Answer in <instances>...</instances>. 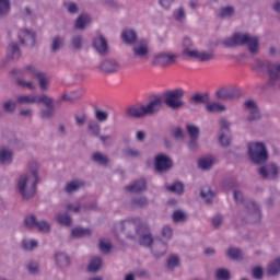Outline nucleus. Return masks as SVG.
<instances>
[{"instance_id":"nucleus-2","label":"nucleus","mask_w":280,"mask_h":280,"mask_svg":"<svg viewBox=\"0 0 280 280\" xmlns=\"http://www.w3.org/2000/svg\"><path fill=\"white\" fill-rule=\"evenodd\" d=\"M144 223L145 222L139 217L119 221L114 225V234L118 238L122 234L127 240L137 242L139 231L142 229Z\"/></svg>"},{"instance_id":"nucleus-55","label":"nucleus","mask_w":280,"mask_h":280,"mask_svg":"<svg viewBox=\"0 0 280 280\" xmlns=\"http://www.w3.org/2000/svg\"><path fill=\"white\" fill-rule=\"evenodd\" d=\"M98 248H100L101 253H103L104 255H108V253H110V250H113V245L110 243L106 242L104 238H102V240H100Z\"/></svg>"},{"instance_id":"nucleus-56","label":"nucleus","mask_w":280,"mask_h":280,"mask_svg":"<svg viewBox=\"0 0 280 280\" xmlns=\"http://www.w3.org/2000/svg\"><path fill=\"white\" fill-rule=\"evenodd\" d=\"M15 84L18 86H22V89H30V91H36V85H34V83L32 81H25L22 79H15Z\"/></svg>"},{"instance_id":"nucleus-47","label":"nucleus","mask_w":280,"mask_h":280,"mask_svg":"<svg viewBox=\"0 0 280 280\" xmlns=\"http://www.w3.org/2000/svg\"><path fill=\"white\" fill-rule=\"evenodd\" d=\"M173 19L179 23L183 24L187 19V13L185 12V9L183 7H179L177 10L173 12Z\"/></svg>"},{"instance_id":"nucleus-46","label":"nucleus","mask_w":280,"mask_h":280,"mask_svg":"<svg viewBox=\"0 0 280 280\" xmlns=\"http://www.w3.org/2000/svg\"><path fill=\"white\" fill-rule=\"evenodd\" d=\"M92 161H94V163H98V165H103L104 167L110 163L108 156L102 154V152H95L92 155Z\"/></svg>"},{"instance_id":"nucleus-60","label":"nucleus","mask_w":280,"mask_h":280,"mask_svg":"<svg viewBox=\"0 0 280 280\" xmlns=\"http://www.w3.org/2000/svg\"><path fill=\"white\" fill-rule=\"evenodd\" d=\"M231 133H224L223 138H221V135H219V143L222 148H231Z\"/></svg>"},{"instance_id":"nucleus-27","label":"nucleus","mask_w":280,"mask_h":280,"mask_svg":"<svg viewBox=\"0 0 280 280\" xmlns=\"http://www.w3.org/2000/svg\"><path fill=\"white\" fill-rule=\"evenodd\" d=\"M150 205V200L145 196H133L130 199L131 209H145Z\"/></svg>"},{"instance_id":"nucleus-10","label":"nucleus","mask_w":280,"mask_h":280,"mask_svg":"<svg viewBox=\"0 0 280 280\" xmlns=\"http://www.w3.org/2000/svg\"><path fill=\"white\" fill-rule=\"evenodd\" d=\"M172 167H174V160L167 154L161 153L154 158V168L158 174H166Z\"/></svg>"},{"instance_id":"nucleus-5","label":"nucleus","mask_w":280,"mask_h":280,"mask_svg":"<svg viewBox=\"0 0 280 280\" xmlns=\"http://www.w3.org/2000/svg\"><path fill=\"white\" fill-rule=\"evenodd\" d=\"M161 108H163V100H161V97H155L147 105L140 104L129 106L127 108V115L128 117H131V119H143L148 117V115H156Z\"/></svg>"},{"instance_id":"nucleus-61","label":"nucleus","mask_w":280,"mask_h":280,"mask_svg":"<svg viewBox=\"0 0 280 280\" xmlns=\"http://www.w3.org/2000/svg\"><path fill=\"white\" fill-rule=\"evenodd\" d=\"M125 156H129L130 159H139L141 158V151L138 149L128 148L124 152Z\"/></svg>"},{"instance_id":"nucleus-40","label":"nucleus","mask_w":280,"mask_h":280,"mask_svg":"<svg viewBox=\"0 0 280 280\" xmlns=\"http://www.w3.org/2000/svg\"><path fill=\"white\" fill-rule=\"evenodd\" d=\"M166 190L171 194H176L177 196H183L185 194V184L182 182H175L170 186H166Z\"/></svg>"},{"instance_id":"nucleus-42","label":"nucleus","mask_w":280,"mask_h":280,"mask_svg":"<svg viewBox=\"0 0 280 280\" xmlns=\"http://www.w3.org/2000/svg\"><path fill=\"white\" fill-rule=\"evenodd\" d=\"M279 272H280V257L276 258L272 262H270L267 268L268 277H277Z\"/></svg>"},{"instance_id":"nucleus-37","label":"nucleus","mask_w":280,"mask_h":280,"mask_svg":"<svg viewBox=\"0 0 280 280\" xmlns=\"http://www.w3.org/2000/svg\"><path fill=\"white\" fill-rule=\"evenodd\" d=\"M166 267L172 272H174L176 268H180V257L176 254L171 255L166 260Z\"/></svg>"},{"instance_id":"nucleus-21","label":"nucleus","mask_w":280,"mask_h":280,"mask_svg":"<svg viewBox=\"0 0 280 280\" xmlns=\"http://www.w3.org/2000/svg\"><path fill=\"white\" fill-rule=\"evenodd\" d=\"M126 191L131 194H141L148 189V182L145 179H137L125 187Z\"/></svg>"},{"instance_id":"nucleus-39","label":"nucleus","mask_w":280,"mask_h":280,"mask_svg":"<svg viewBox=\"0 0 280 280\" xmlns=\"http://www.w3.org/2000/svg\"><path fill=\"white\" fill-rule=\"evenodd\" d=\"M56 220L58 224H61L62 226H71L73 224V219L71 218V214L65 212V213H57Z\"/></svg>"},{"instance_id":"nucleus-34","label":"nucleus","mask_w":280,"mask_h":280,"mask_svg":"<svg viewBox=\"0 0 280 280\" xmlns=\"http://www.w3.org/2000/svg\"><path fill=\"white\" fill-rule=\"evenodd\" d=\"M56 264L59 268H69L71 266V258L66 253L58 252L56 254Z\"/></svg>"},{"instance_id":"nucleus-48","label":"nucleus","mask_w":280,"mask_h":280,"mask_svg":"<svg viewBox=\"0 0 280 280\" xmlns=\"http://www.w3.org/2000/svg\"><path fill=\"white\" fill-rule=\"evenodd\" d=\"M173 222L176 224L187 222V213L183 210H175L172 215Z\"/></svg>"},{"instance_id":"nucleus-64","label":"nucleus","mask_w":280,"mask_h":280,"mask_svg":"<svg viewBox=\"0 0 280 280\" xmlns=\"http://www.w3.org/2000/svg\"><path fill=\"white\" fill-rule=\"evenodd\" d=\"M172 135H173L174 139H176L177 141H183V139H185V132L183 131V128H180V127L173 128Z\"/></svg>"},{"instance_id":"nucleus-49","label":"nucleus","mask_w":280,"mask_h":280,"mask_svg":"<svg viewBox=\"0 0 280 280\" xmlns=\"http://www.w3.org/2000/svg\"><path fill=\"white\" fill-rule=\"evenodd\" d=\"M2 108L4 113H9V115L16 113V101H12L10 98L4 101L2 104Z\"/></svg>"},{"instance_id":"nucleus-51","label":"nucleus","mask_w":280,"mask_h":280,"mask_svg":"<svg viewBox=\"0 0 280 280\" xmlns=\"http://www.w3.org/2000/svg\"><path fill=\"white\" fill-rule=\"evenodd\" d=\"M88 130L93 137H100V133L102 132V127L97 121H90Z\"/></svg>"},{"instance_id":"nucleus-44","label":"nucleus","mask_w":280,"mask_h":280,"mask_svg":"<svg viewBox=\"0 0 280 280\" xmlns=\"http://www.w3.org/2000/svg\"><path fill=\"white\" fill-rule=\"evenodd\" d=\"M70 45L77 51L82 50V47H84V36H82V35H73L71 37V39H70Z\"/></svg>"},{"instance_id":"nucleus-45","label":"nucleus","mask_w":280,"mask_h":280,"mask_svg":"<svg viewBox=\"0 0 280 280\" xmlns=\"http://www.w3.org/2000/svg\"><path fill=\"white\" fill-rule=\"evenodd\" d=\"M215 163V160L213 158H202L198 162V166L200 170H203V172H209L211 167H213V164Z\"/></svg>"},{"instance_id":"nucleus-62","label":"nucleus","mask_w":280,"mask_h":280,"mask_svg":"<svg viewBox=\"0 0 280 280\" xmlns=\"http://www.w3.org/2000/svg\"><path fill=\"white\" fill-rule=\"evenodd\" d=\"M252 276L256 280L264 279V268L261 266L254 267L252 270Z\"/></svg>"},{"instance_id":"nucleus-29","label":"nucleus","mask_w":280,"mask_h":280,"mask_svg":"<svg viewBox=\"0 0 280 280\" xmlns=\"http://www.w3.org/2000/svg\"><path fill=\"white\" fill-rule=\"evenodd\" d=\"M226 257L232 259V261H243L244 260V253L240 247H229L225 252Z\"/></svg>"},{"instance_id":"nucleus-26","label":"nucleus","mask_w":280,"mask_h":280,"mask_svg":"<svg viewBox=\"0 0 280 280\" xmlns=\"http://www.w3.org/2000/svg\"><path fill=\"white\" fill-rule=\"evenodd\" d=\"M84 187H86L85 180L74 179L66 185L65 191L66 194H75V191H80Z\"/></svg>"},{"instance_id":"nucleus-33","label":"nucleus","mask_w":280,"mask_h":280,"mask_svg":"<svg viewBox=\"0 0 280 280\" xmlns=\"http://www.w3.org/2000/svg\"><path fill=\"white\" fill-rule=\"evenodd\" d=\"M91 24V15L88 13H82L78 16L74 27L75 30H86V26Z\"/></svg>"},{"instance_id":"nucleus-50","label":"nucleus","mask_w":280,"mask_h":280,"mask_svg":"<svg viewBox=\"0 0 280 280\" xmlns=\"http://www.w3.org/2000/svg\"><path fill=\"white\" fill-rule=\"evenodd\" d=\"M217 280H231V270L226 268H219L214 275Z\"/></svg>"},{"instance_id":"nucleus-8","label":"nucleus","mask_w":280,"mask_h":280,"mask_svg":"<svg viewBox=\"0 0 280 280\" xmlns=\"http://www.w3.org/2000/svg\"><path fill=\"white\" fill-rule=\"evenodd\" d=\"M24 226L26 229H37L39 233H51V224L47 220H38L35 214H27L24 218Z\"/></svg>"},{"instance_id":"nucleus-32","label":"nucleus","mask_w":280,"mask_h":280,"mask_svg":"<svg viewBox=\"0 0 280 280\" xmlns=\"http://www.w3.org/2000/svg\"><path fill=\"white\" fill-rule=\"evenodd\" d=\"M188 102L191 104V106H200V104H205L207 106L209 103V96L201 93H196L188 98Z\"/></svg>"},{"instance_id":"nucleus-25","label":"nucleus","mask_w":280,"mask_h":280,"mask_svg":"<svg viewBox=\"0 0 280 280\" xmlns=\"http://www.w3.org/2000/svg\"><path fill=\"white\" fill-rule=\"evenodd\" d=\"M7 51L9 60H14L15 62H18V60L21 59V47H19V44L16 42H11L8 45Z\"/></svg>"},{"instance_id":"nucleus-41","label":"nucleus","mask_w":280,"mask_h":280,"mask_svg":"<svg viewBox=\"0 0 280 280\" xmlns=\"http://www.w3.org/2000/svg\"><path fill=\"white\" fill-rule=\"evenodd\" d=\"M25 268L32 277H36L37 275H40V264L36 260H31L25 265Z\"/></svg>"},{"instance_id":"nucleus-12","label":"nucleus","mask_w":280,"mask_h":280,"mask_svg":"<svg viewBox=\"0 0 280 280\" xmlns=\"http://www.w3.org/2000/svg\"><path fill=\"white\" fill-rule=\"evenodd\" d=\"M40 104L46 106V108L40 109V119H54V117H56V106H54V98L47 94H43Z\"/></svg>"},{"instance_id":"nucleus-7","label":"nucleus","mask_w":280,"mask_h":280,"mask_svg":"<svg viewBox=\"0 0 280 280\" xmlns=\"http://www.w3.org/2000/svg\"><path fill=\"white\" fill-rule=\"evenodd\" d=\"M164 97L166 106H168L173 110L183 108V106H185V102H183V97H185V90L183 89L166 91L164 93Z\"/></svg>"},{"instance_id":"nucleus-53","label":"nucleus","mask_w":280,"mask_h":280,"mask_svg":"<svg viewBox=\"0 0 280 280\" xmlns=\"http://www.w3.org/2000/svg\"><path fill=\"white\" fill-rule=\"evenodd\" d=\"M38 246V241L32 238V240H23L22 241V247L24 250H28L32 253V250L36 249Z\"/></svg>"},{"instance_id":"nucleus-17","label":"nucleus","mask_w":280,"mask_h":280,"mask_svg":"<svg viewBox=\"0 0 280 280\" xmlns=\"http://www.w3.org/2000/svg\"><path fill=\"white\" fill-rule=\"evenodd\" d=\"M97 69L101 71V73L110 75L113 73H117V71L121 69V66L119 65V61H117L116 59H105L100 62Z\"/></svg>"},{"instance_id":"nucleus-52","label":"nucleus","mask_w":280,"mask_h":280,"mask_svg":"<svg viewBox=\"0 0 280 280\" xmlns=\"http://www.w3.org/2000/svg\"><path fill=\"white\" fill-rule=\"evenodd\" d=\"M233 14H235V8L231 5L221 8V10L219 11L220 19H231Z\"/></svg>"},{"instance_id":"nucleus-36","label":"nucleus","mask_w":280,"mask_h":280,"mask_svg":"<svg viewBox=\"0 0 280 280\" xmlns=\"http://www.w3.org/2000/svg\"><path fill=\"white\" fill-rule=\"evenodd\" d=\"M200 196L203 198L206 205H211L213 202V198H215V192H213L210 186H205L201 189Z\"/></svg>"},{"instance_id":"nucleus-16","label":"nucleus","mask_w":280,"mask_h":280,"mask_svg":"<svg viewBox=\"0 0 280 280\" xmlns=\"http://www.w3.org/2000/svg\"><path fill=\"white\" fill-rule=\"evenodd\" d=\"M137 240L140 246H145L147 248H150L152 244L154 245V236H152L150 225H148V223L144 222L142 228H140Z\"/></svg>"},{"instance_id":"nucleus-28","label":"nucleus","mask_w":280,"mask_h":280,"mask_svg":"<svg viewBox=\"0 0 280 280\" xmlns=\"http://www.w3.org/2000/svg\"><path fill=\"white\" fill-rule=\"evenodd\" d=\"M93 230L90 228L75 226L71 230V236L77 238L91 237Z\"/></svg>"},{"instance_id":"nucleus-57","label":"nucleus","mask_w":280,"mask_h":280,"mask_svg":"<svg viewBox=\"0 0 280 280\" xmlns=\"http://www.w3.org/2000/svg\"><path fill=\"white\" fill-rule=\"evenodd\" d=\"M35 78L38 80L40 91H47V84H49V81H47V78H45V73H37Z\"/></svg>"},{"instance_id":"nucleus-19","label":"nucleus","mask_w":280,"mask_h":280,"mask_svg":"<svg viewBox=\"0 0 280 280\" xmlns=\"http://www.w3.org/2000/svg\"><path fill=\"white\" fill-rule=\"evenodd\" d=\"M19 39L21 45H24V47H28L30 49H34V47H36V34L32 33V31L27 28L22 30L19 35Z\"/></svg>"},{"instance_id":"nucleus-3","label":"nucleus","mask_w":280,"mask_h":280,"mask_svg":"<svg viewBox=\"0 0 280 280\" xmlns=\"http://www.w3.org/2000/svg\"><path fill=\"white\" fill-rule=\"evenodd\" d=\"M253 71L257 73H267V86L275 89L280 80V63L277 65L268 59H257L252 66Z\"/></svg>"},{"instance_id":"nucleus-9","label":"nucleus","mask_w":280,"mask_h":280,"mask_svg":"<svg viewBox=\"0 0 280 280\" xmlns=\"http://www.w3.org/2000/svg\"><path fill=\"white\" fill-rule=\"evenodd\" d=\"M257 168V174L262 180H277L279 178V166L270 162L268 164H260Z\"/></svg>"},{"instance_id":"nucleus-18","label":"nucleus","mask_w":280,"mask_h":280,"mask_svg":"<svg viewBox=\"0 0 280 280\" xmlns=\"http://www.w3.org/2000/svg\"><path fill=\"white\" fill-rule=\"evenodd\" d=\"M246 209L249 222L254 224L261 222V208L255 200H249L246 205Z\"/></svg>"},{"instance_id":"nucleus-63","label":"nucleus","mask_w":280,"mask_h":280,"mask_svg":"<svg viewBox=\"0 0 280 280\" xmlns=\"http://www.w3.org/2000/svg\"><path fill=\"white\" fill-rule=\"evenodd\" d=\"M95 119L101 122L107 121L108 120V112L102 110V109H96L95 110Z\"/></svg>"},{"instance_id":"nucleus-58","label":"nucleus","mask_w":280,"mask_h":280,"mask_svg":"<svg viewBox=\"0 0 280 280\" xmlns=\"http://www.w3.org/2000/svg\"><path fill=\"white\" fill-rule=\"evenodd\" d=\"M183 56H186V58H191L195 60L200 59V50L198 49H184L183 50Z\"/></svg>"},{"instance_id":"nucleus-1","label":"nucleus","mask_w":280,"mask_h":280,"mask_svg":"<svg viewBox=\"0 0 280 280\" xmlns=\"http://www.w3.org/2000/svg\"><path fill=\"white\" fill-rule=\"evenodd\" d=\"M28 173L20 175L16 180V189L23 200H32L38 191V184L40 183V163L31 161L27 165Z\"/></svg>"},{"instance_id":"nucleus-6","label":"nucleus","mask_w":280,"mask_h":280,"mask_svg":"<svg viewBox=\"0 0 280 280\" xmlns=\"http://www.w3.org/2000/svg\"><path fill=\"white\" fill-rule=\"evenodd\" d=\"M247 156L254 165H266L270 158L264 142H250L247 147Z\"/></svg>"},{"instance_id":"nucleus-30","label":"nucleus","mask_w":280,"mask_h":280,"mask_svg":"<svg viewBox=\"0 0 280 280\" xmlns=\"http://www.w3.org/2000/svg\"><path fill=\"white\" fill-rule=\"evenodd\" d=\"M14 161V152L5 148L0 149V165H10Z\"/></svg>"},{"instance_id":"nucleus-14","label":"nucleus","mask_w":280,"mask_h":280,"mask_svg":"<svg viewBox=\"0 0 280 280\" xmlns=\"http://www.w3.org/2000/svg\"><path fill=\"white\" fill-rule=\"evenodd\" d=\"M132 54L133 58H141L142 60H145V58L150 56V45L148 43V39H138L132 46Z\"/></svg>"},{"instance_id":"nucleus-20","label":"nucleus","mask_w":280,"mask_h":280,"mask_svg":"<svg viewBox=\"0 0 280 280\" xmlns=\"http://www.w3.org/2000/svg\"><path fill=\"white\" fill-rule=\"evenodd\" d=\"M151 253L154 259H161V257H164V255H167V243H165L161 238L155 240L151 247Z\"/></svg>"},{"instance_id":"nucleus-59","label":"nucleus","mask_w":280,"mask_h":280,"mask_svg":"<svg viewBox=\"0 0 280 280\" xmlns=\"http://www.w3.org/2000/svg\"><path fill=\"white\" fill-rule=\"evenodd\" d=\"M10 14V0H0V16Z\"/></svg>"},{"instance_id":"nucleus-54","label":"nucleus","mask_w":280,"mask_h":280,"mask_svg":"<svg viewBox=\"0 0 280 280\" xmlns=\"http://www.w3.org/2000/svg\"><path fill=\"white\" fill-rule=\"evenodd\" d=\"M186 129L190 139H200V128L196 125H187Z\"/></svg>"},{"instance_id":"nucleus-24","label":"nucleus","mask_w":280,"mask_h":280,"mask_svg":"<svg viewBox=\"0 0 280 280\" xmlns=\"http://www.w3.org/2000/svg\"><path fill=\"white\" fill-rule=\"evenodd\" d=\"M43 94L37 95H20L16 97V102L20 106H28L30 104H40Z\"/></svg>"},{"instance_id":"nucleus-23","label":"nucleus","mask_w":280,"mask_h":280,"mask_svg":"<svg viewBox=\"0 0 280 280\" xmlns=\"http://www.w3.org/2000/svg\"><path fill=\"white\" fill-rule=\"evenodd\" d=\"M121 39L125 45H135L139 40L137 31L132 28H125L121 32Z\"/></svg>"},{"instance_id":"nucleus-13","label":"nucleus","mask_w":280,"mask_h":280,"mask_svg":"<svg viewBox=\"0 0 280 280\" xmlns=\"http://www.w3.org/2000/svg\"><path fill=\"white\" fill-rule=\"evenodd\" d=\"M243 106L245 110H249V114L246 118V121H248V124H253V121H261V112L259 110V106H257L255 100L249 98L245 101Z\"/></svg>"},{"instance_id":"nucleus-38","label":"nucleus","mask_w":280,"mask_h":280,"mask_svg":"<svg viewBox=\"0 0 280 280\" xmlns=\"http://www.w3.org/2000/svg\"><path fill=\"white\" fill-rule=\"evenodd\" d=\"M102 266H104V261L102 260V258H93L88 266V271L95 275L96 272H100L102 270Z\"/></svg>"},{"instance_id":"nucleus-31","label":"nucleus","mask_w":280,"mask_h":280,"mask_svg":"<svg viewBox=\"0 0 280 280\" xmlns=\"http://www.w3.org/2000/svg\"><path fill=\"white\" fill-rule=\"evenodd\" d=\"M65 47V37L56 35L51 38L50 50L52 54H58Z\"/></svg>"},{"instance_id":"nucleus-35","label":"nucleus","mask_w":280,"mask_h":280,"mask_svg":"<svg viewBox=\"0 0 280 280\" xmlns=\"http://www.w3.org/2000/svg\"><path fill=\"white\" fill-rule=\"evenodd\" d=\"M219 135L224 139V135H231V122L225 117L219 119Z\"/></svg>"},{"instance_id":"nucleus-4","label":"nucleus","mask_w":280,"mask_h":280,"mask_svg":"<svg viewBox=\"0 0 280 280\" xmlns=\"http://www.w3.org/2000/svg\"><path fill=\"white\" fill-rule=\"evenodd\" d=\"M223 45L224 47H244L247 45L250 54H257L259 51V37L250 36L248 33H234L223 40Z\"/></svg>"},{"instance_id":"nucleus-22","label":"nucleus","mask_w":280,"mask_h":280,"mask_svg":"<svg viewBox=\"0 0 280 280\" xmlns=\"http://www.w3.org/2000/svg\"><path fill=\"white\" fill-rule=\"evenodd\" d=\"M93 47L100 56H108V42H106V38L104 36H100L93 40Z\"/></svg>"},{"instance_id":"nucleus-43","label":"nucleus","mask_w":280,"mask_h":280,"mask_svg":"<svg viewBox=\"0 0 280 280\" xmlns=\"http://www.w3.org/2000/svg\"><path fill=\"white\" fill-rule=\"evenodd\" d=\"M206 110L208 113H226V106L220 103H210L208 101L206 105Z\"/></svg>"},{"instance_id":"nucleus-11","label":"nucleus","mask_w":280,"mask_h":280,"mask_svg":"<svg viewBox=\"0 0 280 280\" xmlns=\"http://www.w3.org/2000/svg\"><path fill=\"white\" fill-rule=\"evenodd\" d=\"M214 97L220 102H233L242 97L240 89L221 88L214 93Z\"/></svg>"},{"instance_id":"nucleus-15","label":"nucleus","mask_w":280,"mask_h":280,"mask_svg":"<svg viewBox=\"0 0 280 280\" xmlns=\"http://www.w3.org/2000/svg\"><path fill=\"white\" fill-rule=\"evenodd\" d=\"M176 60H178V55L161 52L154 56L152 65H154V67H170L174 65Z\"/></svg>"}]
</instances>
